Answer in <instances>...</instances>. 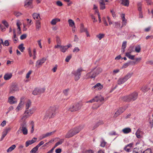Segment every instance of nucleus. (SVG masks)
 Returning a JSON list of instances; mask_svg holds the SVG:
<instances>
[{
	"label": "nucleus",
	"instance_id": "obj_1",
	"mask_svg": "<svg viewBox=\"0 0 153 153\" xmlns=\"http://www.w3.org/2000/svg\"><path fill=\"white\" fill-rule=\"evenodd\" d=\"M138 94L136 92H134L126 96L123 97V100L124 101L129 102L135 100L137 98Z\"/></svg>",
	"mask_w": 153,
	"mask_h": 153
},
{
	"label": "nucleus",
	"instance_id": "obj_2",
	"mask_svg": "<svg viewBox=\"0 0 153 153\" xmlns=\"http://www.w3.org/2000/svg\"><path fill=\"white\" fill-rule=\"evenodd\" d=\"M83 128V127L80 126L70 130L66 134L65 137L68 138L72 137L74 135L78 133Z\"/></svg>",
	"mask_w": 153,
	"mask_h": 153
},
{
	"label": "nucleus",
	"instance_id": "obj_3",
	"mask_svg": "<svg viewBox=\"0 0 153 153\" xmlns=\"http://www.w3.org/2000/svg\"><path fill=\"white\" fill-rule=\"evenodd\" d=\"M82 105L81 102L75 103L70 106L69 108V111L71 112L75 111L79 109Z\"/></svg>",
	"mask_w": 153,
	"mask_h": 153
},
{
	"label": "nucleus",
	"instance_id": "obj_4",
	"mask_svg": "<svg viewBox=\"0 0 153 153\" xmlns=\"http://www.w3.org/2000/svg\"><path fill=\"white\" fill-rule=\"evenodd\" d=\"M83 71L82 68H79L76 71H73L72 72V74L74 76V80L76 81L78 80L80 77L81 73Z\"/></svg>",
	"mask_w": 153,
	"mask_h": 153
},
{
	"label": "nucleus",
	"instance_id": "obj_5",
	"mask_svg": "<svg viewBox=\"0 0 153 153\" xmlns=\"http://www.w3.org/2000/svg\"><path fill=\"white\" fill-rule=\"evenodd\" d=\"M132 76V74L130 73H128L123 77L119 78L117 81V84L121 85L124 83L128 79L130 78Z\"/></svg>",
	"mask_w": 153,
	"mask_h": 153
},
{
	"label": "nucleus",
	"instance_id": "obj_6",
	"mask_svg": "<svg viewBox=\"0 0 153 153\" xmlns=\"http://www.w3.org/2000/svg\"><path fill=\"white\" fill-rule=\"evenodd\" d=\"M104 100L103 97L100 95L97 96L95 97L93 99L91 100H90L87 101L86 103H92L94 102H101Z\"/></svg>",
	"mask_w": 153,
	"mask_h": 153
},
{
	"label": "nucleus",
	"instance_id": "obj_7",
	"mask_svg": "<svg viewBox=\"0 0 153 153\" xmlns=\"http://www.w3.org/2000/svg\"><path fill=\"white\" fill-rule=\"evenodd\" d=\"M45 90V88H37L33 91L32 94L34 95H37L44 93Z\"/></svg>",
	"mask_w": 153,
	"mask_h": 153
},
{
	"label": "nucleus",
	"instance_id": "obj_8",
	"mask_svg": "<svg viewBox=\"0 0 153 153\" xmlns=\"http://www.w3.org/2000/svg\"><path fill=\"white\" fill-rule=\"evenodd\" d=\"M56 108L54 106H52L49 108L47 111L46 113L47 114L54 115L56 113Z\"/></svg>",
	"mask_w": 153,
	"mask_h": 153
},
{
	"label": "nucleus",
	"instance_id": "obj_9",
	"mask_svg": "<svg viewBox=\"0 0 153 153\" xmlns=\"http://www.w3.org/2000/svg\"><path fill=\"white\" fill-rule=\"evenodd\" d=\"M96 76L94 74V72L92 70L91 72L88 73L86 75L85 78L86 79H94Z\"/></svg>",
	"mask_w": 153,
	"mask_h": 153
},
{
	"label": "nucleus",
	"instance_id": "obj_10",
	"mask_svg": "<svg viewBox=\"0 0 153 153\" xmlns=\"http://www.w3.org/2000/svg\"><path fill=\"white\" fill-rule=\"evenodd\" d=\"M8 102L10 104H14L17 102V100L14 96H11L8 98Z\"/></svg>",
	"mask_w": 153,
	"mask_h": 153
},
{
	"label": "nucleus",
	"instance_id": "obj_11",
	"mask_svg": "<svg viewBox=\"0 0 153 153\" xmlns=\"http://www.w3.org/2000/svg\"><path fill=\"white\" fill-rule=\"evenodd\" d=\"M108 0H99L101 10H103L105 8V2H108Z\"/></svg>",
	"mask_w": 153,
	"mask_h": 153
},
{
	"label": "nucleus",
	"instance_id": "obj_12",
	"mask_svg": "<svg viewBox=\"0 0 153 153\" xmlns=\"http://www.w3.org/2000/svg\"><path fill=\"white\" fill-rule=\"evenodd\" d=\"M56 132V131H53L48 132L45 134H42L41 136H40L39 139L40 140H42L44 138H45L47 137L50 136L53 134L54 133Z\"/></svg>",
	"mask_w": 153,
	"mask_h": 153
},
{
	"label": "nucleus",
	"instance_id": "obj_13",
	"mask_svg": "<svg viewBox=\"0 0 153 153\" xmlns=\"http://www.w3.org/2000/svg\"><path fill=\"white\" fill-rule=\"evenodd\" d=\"M46 60V59L45 58H43L42 59L38 60L36 62V66L37 68L40 67Z\"/></svg>",
	"mask_w": 153,
	"mask_h": 153
},
{
	"label": "nucleus",
	"instance_id": "obj_14",
	"mask_svg": "<svg viewBox=\"0 0 153 153\" xmlns=\"http://www.w3.org/2000/svg\"><path fill=\"white\" fill-rule=\"evenodd\" d=\"M19 90L18 87L15 85H13L11 86L9 91L10 93H13L16 91Z\"/></svg>",
	"mask_w": 153,
	"mask_h": 153
},
{
	"label": "nucleus",
	"instance_id": "obj_15",
	"mask_svg": "<svg viewBox=\"0 0 153 153\" xmlns=\"http://www.w3.org/2000/svg\"><path fill=\"white\" fill-rule=\"evenodd\" d=\"M24 99V98L23 97L21 98L20 102L16 109V111H19L22 108L24 103L22 101V100H23Z\"/></svg>",
	"mask_w": 153,
	"mask_h": 153
},
{
	"label": "nucleus",
	"instance_id": "obj_16",
	"mask_svg": "<svg viewBox=\"0 0 153 153\" xmlns=\"http://www.w3.org/2000/svg\"><path fill=\"white\" fill-rule=\"evenodd\" d=\"M93 70L96 76L101 73L102 71V69L100 67L95 68Z\"/></svg>",
	"mask_w": 153,
	"mask_h": 153
},
{
	"label": "nucleus",
	"instance_id": "obj_17",
	"mask_svg": "<svg viewBox=\"0 0 153 153\" xmlns=\"http://www.w3.org/2000/svg\"><path fill=\"white\" fill-rule=\"evenodd\" d=\"M133 145V143H130L126 146L124 148V149L127 152L131 151V148Z\"/></svg>",
	"mask_w": 153,
	"mask_h": 153
},
{
	"label": "nucleus",
	"instance_id": "obj_18",
	"mask_svg": "<svg viewBox=\"0 0 153 153\" xmlns=\"http://www.w3.org/2000/svg\"><path fill=\"white\" fill-rule=\"evenodd\" d=\"M103 88V86L100 83H97L96 85L93 86L92 89L93 90L96 88L97 89H98L99 90H100Z\"/></svg>",
	"mask_w": 153,
	"mask_h": 153
},
{
	"label": "nucleus",
	"instance_id": "obj_19",
	"mask_svg": "<svg viewBox=\"0 0 153 153\" xmlns=\"http://www.w3.org/2000/svg\"><path fill=\"white\" fill-rule=\"evenodd\" d=\"M12 76L11 73H6L4 75V78L5 80H8L10 79Z\"/></svg>",
	"mask_w": 153,
	"mask_h": 153
},
{
	"label": "nucleus",
	"instance_id": "obj_20",
	"mask_svg": "<svg viewBox=\"0 0 153 153\" xmlns=\"http://www.w3.org/2000/svg\"><path fill=\"white\" fill-rule=\"evenodd\" d=\"M125 110V109L122 107L120 108L115 112V114L116 115H120Z\"/></svg>",
	"mask_w": 153,
	"mask_h": 153
},
{
	"label": "nucleus",
	"instance_id": "obj_21",
	"mask_svg": "<svg viewBox=\"0 0 153 153\" xmlns=\"http://www.w3.org/2000/svg\"><path fill=\"white\" fill-rule=\"evenodd\" d=\"M33 16L35 19L38 20L37 21H39L41 20V19L40 18L39 14L37 13H34L33 14Z\"/></svg>",
	"mask_w": 153,
	"mask_h": 153
},
{
	"label": "nucleus",
	"instance_id": "obj_22",
	"mask_svg": "<svg viewBox=\"0 0 153 153\" xmlns=\"http://www.w3.org/2000/svg\"><path fill=\"white\" fill-rule=\"evenodd\" d=\"M60 19L57 18H55L52 20L51 22V23L52 25H54L56 24L57 22H60Z\"/></svg>",
	"mask_w": 153,
	"mask_h": 153
},
{
	"label": "nucleus",
	"instance_id": "obj_23",
	"mask_svg": "<svg viewBox=\"0 0 153 153\" xmlns=\"http://www.w3.org/2000/svg\"><path fill=\"white\" fill-rule=\"evenodd\" d=\"M122 131L124 134H126L131 132V129L130 128H126L123 129Z\"/></svg>",
	"mask_w": 153,
	"mask_h": 153
},
{
	"label": "nucleus",
	"instance_id": "obj_24",
	"mask_svg": "<svg viewBox=\"0 0 153 153\" xmlns=\"http://www.w3.org/2000/svg\"><path fill=\"white\" fill-rule=\"evenodd\" d=\"M122 1L121 4L125 6L128 7L129 1L128 0H121Z\"/></svg>",
	"mask_w": 153,
	"mask_h": 153
},
{
	"label": "nucleus",
	"instance_id": "obj_25",
	"mask_svg": "<svg viewBox=\"0 0 153 153\" xmlns=\"http://www.w3.org/2000/svg\"><path fill=\"white\" fill-rule=\"evenodd\" d=\"M141 134L142 132L139 129L135 133L137 137L138 138H140L141 137Z\"/></svg>",
	"mask_w": 153,
	"mask_h": 153
},
{
	"label": "nucleus",
	"instance_id": "obj_26",
	"mask_svg": "<svg viewBox=\"0 0 153 153\" xmlns=\"http://www.w3.org/2000/svg\"><path fill=\"white\" fill-rule=\"evenodd\" d=\"M122 19L123 21V26L126 25L127 23V19L125 18V15L124 14H122Z\"/></svg>",
	"mask_w": 153,
	"mask_h": 153
},
{
	"label": "nucleus",
	"instance_id": "obj_27",
	"mask_svg": "<svg viewBox=\"0 0 153 153\" xmlns=\"http://www.w3.org/2000/svg\"><path fill=\"white\" fill-rule=\"evenodd\" d=\"M22 25V24L20 22L19 20H18L16 22V25L18 27V29L19 30L18 31V33L19 34L21 33V32H20V26L21 25Z\"/></svg>",
	"mask_w": 153,
	"mask_h": 153
},
{
	"label": "nucleus",
	"instance_id": "obj_28",
	"mask_svg": "<svg viewBox=\"0 0 153 153\" xmlns=\"http://www.w3.org/2000/svg\"><path fill=\"white\" fill-rule=\"evenodd\" d=\"M40 28L41 23L39 21H37L36 23V31H39Z\"/></svg>",
	"mask_w": 153,
	"mask_h": 153
},
{
	"label": "nucleus",
	"instance_id": "obj_29",
	"mask_svg": "<svg viewBox=\"0 0 153 153\" xmlns=\"http://www.w3.org/2000/svg\"><path fill=\"white\" fill-rule=\"evenodd\" d=\"M149 89L150 88H148L147 86H144L142 87L141 90L143 93H146L147 92Z\"/></svg>",
	"mask_w": 153,
	"mask_h": 153
},
{
	"label": "nucleus",
	"instance_id": "obj_30",
	"mask_svg": "<svg viewBox=\"0 0 153 153\" xmlns=\"http://www.w3.org/2000/svg\"><path fill=\"white\" fill-rule=\"evenodd\" d=\"M126 41H124L123 43L122 46V51L123 53H124L125 51V49L126 47Z\"/></svg>",
	"mask_w": 153,
	"mask_h": 153
},
{
	"label": "nucleus",
	"instance_id": "obj_31",
	"mask_svg": "<svg viewBox=\"0 0 153 153\" xmlns=\"http://www.w3.org/2000/svg\"><path fill=\"white\" fill-rule=\"evenodd\" d=\"M16 146L15 145H12L10 147H9L7 151V152L9 153L11 152L16 148Z\"/></svg>",
	"mask_w": 153,
	"mask_h": 153
},
{
	"label": "nucleus",
	"instance_id": "obj_32",
	"mask_svg": "<svg viewBox=\"0 0 153 153\" xmlns=\"http://www.w3.org/2000/svg\"><path fill=\"white\" fill-rule=\"evenodd\" d=\"M126 56L131 59L134 60V55H131L128 53H126Z\"/></svg>",
	"mask_w": 153,
	"mask_h": 153
},
{
	"label": "nucleus",
	"instance_id": "obj_33",
	"mask_svg": "<svg viewBox=\"0 0 153 153\" xmlns=\"http://www.w3.org/2000/svg\"><path fill=\"white\" fill-rule=\"evenodd\" d=\"M141 48L140 45H138L135 46V51L137 53H139L140 51Z\"/></svg>",
	"mask_w": 153,
	"mask_h": 153
},
{
	"label": "nucleus",
	"instance_id": "obj_34",
	"mask_svg": "<svg viewBox=\"0 0 153 153\" xmlns=\"http://www.w3.org/2000/svg\"><path fill=\"white\" fill-rule=\"evenodd\" d=\"M68 22L69 23V25L70 26L73 27L74 26V22L71 19H69L68 20Z\"/></svg>",
	"mask_w": 153,
	"mask_h": 153
},
{
	"label": "nucleus",
	"instance_id": "obj_35",
	"mask_svg": "<svg viewBox=\"0 0 153 153\" xmlns=\"http://www.w3.org/2000/svg\"><path fill=\"white\" fill-rule=\"evenodd\" d=\"M87 30V28H85L82 24H81L80 26V32H85Z\"/></svg>",
	"mask_w": 153,
	"mask_h": 153
},
{
	"label": "nucleus",
	"instance_id": "obj_36",
	"mask_svg": "<svg viewBox=\"0 0 153 153\" xmlns=\"http://www.w3.org/2000/svg\"><path fill=\"white\" fill-rule=\"evenodd\" d=\"M113 25L114 27L118 28L120 27V23L118 22H115L113 23Z\"/></svg>",
	"mask_w": 153,
	"mask_h": 153
},
{
	"label": "nucleus",
	"instance_id": "obj_37",
	"mask_svg": "<svg viewBox=\"0 0 153 153\" xmlns=\"http://www.w3.org/2000/svg\"><path fill=\"white\" fill-rule=\"evenodd\" d=\"M60 48H61L60 51L63 53L65 52V51L67 50V47H66V46H60Z\"/></svg>",
	"mask_w": 153,
	"mask_h": 153
},
{
	"label": "nucleus",
	"instance_id": "obj_38",
	"mask_svg": "<svg viewBox=\"0 0 153 153\" xmlns=\"http://www.w3.org/2000/svg\"><path fill=\"white\" fill-rule=\"evenodd\" d=\"M22 130L23 134L26 135L27 134L28 130L26 127H23Z\"/></svg>",
	"mask_w": 153,
	"mask_h": 153
},
{
	"label": "nucleus",
	"instance_id": "obj_39",
	"mask_svg": "<svg viewBox=\"0 0 153 153\" xmlns=\"http://www.w3.org/2000/svg\"><path fill=\"white\" fill-rule=\"evenodd\" d=\"M23 44H22L18 47L19 49L22 52H23V51L25 48V47L23 46Z\"/></svg>",
	"mask_w": 153,
	"mask_h": 153
},
{
	"label": "nucleus",
	"instance_id": "obj_40",
	"mask_svg": "<svg viewBox=\"0 0 153 153\" xmlns=\"http://www.w3.org/2000/svg\"><path fill=\"white\" fill-rule=\"evenodd\" d=\"M38 147L36 146L35 147L33 148L30 152L31 153H35L38 150Z\"/></svg>",
	"mask_w": 153,
	"mask_h": 153
},
{
	"label": "nucleus",
	"instance_id": "obj_41",
	"mask_svg": "<svg viewBox=\"0 0 153 153\" xmlns=\"http://www.w3.org/2000/svg\"><path fill=\"white\" fill-rule=\"evenodd\" d=\"M30 124L31 125V129L30 131V133H32L33 132V131L34 130V125L33 122V121H32L31 122Z\"/></svg>",
	"mask_w": 153,
	"mask_h": 153
},
{
	"label": "nucleus",
	"instance_id": "obj_42",
	"mask_svg": "<svg viewBox=\"0 0 153 153\" xmlns=\"http://www.w3.org/2000/svg\"><path fill=\"white\" fill-rule=\"evenodd\" d=\"M103 123L102 121H101L98 122L94 126L93 129H94L96 128L97 127L99 126V125L102 124Z\"/></svg>",
	"mask_w": 153,
	"mask_h": 153
},
{
	"label": "nucleus",
	"instance_id": "obj_43",
	"mask_svg": "<svg viewBox=\"0 0 153 153\" xmlns=\"http://www.w3.org/2000/svg\"><path fill=\"white\" fill-rule=\"evenodd\" d=\"M133 51L134 49L133 48L131 47L129 48L128 50V52H126V53H128L129 54H130Z\"/></svg>",
	"mask_w": 153,
	"mask_h": 153
},
{
	"label": "nucleus",
	"instance_id": "obj_44",
	"mask_svg": "<svg viewBox=\"0 0 153 153\" xmlns=\"http://www.w3.org/2000/svg\"><path fill=\"white\" fill-rule=\"evenodd\" d=\"M104 34H99V35L97 36V37L99 38L100 40L101 39L104 37Z\"/></svg>",
	"mask_w": 153,
	"mask_h": 153
},
{
	"label": "nucleus",
	"instance_id": "obj_45",
	"mask_svg": "<svg viewBox=\"0 0 153 153\" xmlns=\"http://www.w3.org/2000/svg\"><path fill=\"white\" fill-rule=\"evenodd\" d=\"M37 140V138L33 137L31 140H29V145L35 142Z\"/></svg>",
	"mask_w": 153,
	"mask_h": 153
},
{
	"label": "nucleus",
	"instance_id": "obj_46",
	"mask_svg": "<svg viewBox=\"0 0 153 153\" xmlns=\"http://www.w3.org/2000/svg\"><path fill=\"white\" fill-rule=\"evenodd\" d=\"M100 105H98L97 103L94 104L92 106V108L93 109H97L100 106Z\"/></svg>",
	"mask_w": 153,
	"mask_h": 153
},
{
	"label": "nucleus",
	"instance_id": "obj_47",
	"mask_svg": "<svg viewBox=\"0 0 153 153\" xmlns=\"http://www.w3.org/2000/svg\"><path fill=\"white\" fill-rule=\"evenodd\" d=\"M69 91V89L68 88H67V89H65L63 91V92L64 95H65L66 96H67L68 94Z\"/></svg>",
	"mask_w": 153,
	"mask_h": 153
},
{
	"label": "nucleus",
	"instance_id": "obj_48",
	"mask_svg": "<svg viewBox=\"0 0 153 153\" xmlns=\"http://www.w3.org/2000/svg\"><path fill=\"white\" fill-rule=\"evenodd\" d=\"M71 57L72 56L71 55L68 56L65 59V61L66 62H68Z\"/></svg>",
	"mask_w": 153,
	"mask_h": 153
},
{
	"label": "nucleus",
	"instance_id": "obj_49",
	"mask_svg": "<svg viewBox=\"0 0 153 153\" xmlns=\"http://www.w3.org/2000/svg\"><path fill=\"white\" fill-rule=\"evenodd\" d=\"M56 5L59 6L61 7L63 5L62 3L60 1H57L56 2Z\"/></svg>",
	"mask_w": 153,
	"mask_h": 153
},
{
	"label": "nucleus",
	"instance_id": "obj_50",
	"mask_svg": "<svg viewBox=\"0 0 153 153\" xmlns=\"http://www.w3.org/2000/svg\"><path fill=\"white\" fill-rule=\"evenodd\" d=\"M64 140L63 139H61V140H60L59 141H58V142H57L56 144L58 145H60L62 144V143L64 142Z\"/></svg>",
	"mask_w": 153,
	"mask_h": 153
},
{
	"label": "nucleus",
	"instance_id": "obj_51",
	"mask_svg": "<svg viewBox=\"0 0 153 153\" xmlns=\"http://www.w3.org/2000/svg\"><path fill=\"white\" fill-rule=\"evenodd\" d=\"M56 41L57 44L61 45V42L59 38L58 37H56Z\"/></svg>",
	"mask_w": 153,
	"mask_h": 153
},
{
	"label": "nucleus",
	"instance_id": "obj_52",
	"mask_svg": "<svg viewBox=\"0 0 153 153\" xmlns=\"http://www.w3.org/2000/svg\"><path fill=\"white\" fill-rule=\"evenodd\" d=\"M2 23L7 27H8L9 26V25L8 23L6 21L4 20L2 21Z\"/></svg>",
	"mask_w": 153,
	"mask_h": 153
},
{
	"label": "nucleus",
	"instance_id": "obj_53",
	"mask_svg": "<svg viewBox=\"0 0 153 153\" xmlns=\"http://www.w3.org/2000/svg\"><path fill=\"white\" fill-rule=\"evenodd\" d=\"M130 64L129 62L124 64L122 66L123 68H125L127 67Z\"/></svg>",
	"mask_w": 153,
	"mask_h": 153
},
{
	"label": "nucleus",
	"instance_id": "obj_54",
	"mask_svg": "<svg viewBox=\"0 0 153 153\" xmlns=\"http://www.w3.org/2000/svg\"><path fill=\"white\" fill-rule=\"evenodd\" d=\"M26 79H25L24 81L25 82H28V79L29 78V72H28L26 76Z\"/></svg>",
	"mask_w": 153,
	"mask_h": 153
},
{
	"label": "nucleus",
	"instance_id": "obj_55",
	"mask_svg": "<svg viewBox=\"0 0 153 153\" xmlns=\"http://www.w3.org/2000/svg\"><path fill=\"white\" fill-rule=\"evenodd\" d=\"M106 143L104 141H102L101 142L100 146L102 147H104L106 145Z\"/></svg>",
	"mask_w": 153,
	"mask_h": 153
},
{
	"label": "nucleus",
	"instance_id": "obj_56",
	"mask_svg": "<svg viewBox=\"0 0 153 153\" xmlns=\"http://www.w3.org/2000/svg\"><path fill=\"white\" fill-rule=\"evenodd\" d=\"M0 28L2 31H4L6 30V28L2 25H0Z\"/></svg>",
	"mask_w": 153,
	"mask_h": 153
},
{
	"label": "nucleus",
	"instance_id": "obj_57",
	"mask_svg": "<svg viewBox=\"0 0 153 153\" xmlns=\"http://www.w3.org/2000/svg\"><path fill=\"white\" fill-rule=\"evenodd\" d=\"M120 71V70L119 69H116L113 70V75H115L116 74L118 73Z\"/></svg>",
	"mask_w": 153,
	"mask_h": 153
},
{
	"label": "nucleus",
	"instance_id": "obj_58",
	"mask_svg": "<svg viewBox=\"0 0 153 153\" xmlns=\"http://www.w3.org/2000/svg\"><path fill=\"white\" fill-rule=\"evenodd\" d=\"M102 21L105 26H107L108 25V24L107 23L105 18H103L102 19Z\"/></svg>",
	"mask_w": 153,
	"mask_h": 153
},
{
	"label": "nucleus",
	"instance_id": "obj_59",
	"mask_svg": "<svg viewBox=\"0 0 153 153\" xmlns=\"http://www.w3.org/2000/svg\"><path fill=\"white\" fill-rule=\"evenodd\" d=\"M26 37V35L25 34L22 35L20 36V39L21 40H23L25 39Z\"/></svg>",
	"mask_w": 153,
	"mask_h": 153
},
{
	"label": "nucleus",
	"instance_id": "obj_60",
	"mask_svg": "<svg viewBox=\"0 0 153 153\" xmlns=\"http://www.w3.org/2000/svg\"><path fill=\"white\" fill-rule=\"evenodd\" d=\"M62 152V149H61L59 148L56 149L55 150V152L56 153H60Z\"/></svg>",
	"mask_w": 153,
	"mask_h": 153
},
{
	"label": "nucleus",
	"instance_id": "obj_61",
	"mask_svg": "<svg viewBox=\"0 0 153 153\" xmlns=\"http://www.w3.org/2000/svg\"><path fill=\"white\" fill-rule=\"evenodd\" d=\"M15 15L17 17H18L19 16L21 15L22 14L19 12H16L14 13Z\"/></svg>",
	"mask_w": 153,
	"mask_h": 153
},
{
	"label": "nucleus",
	"instance_id": "obj_62",
	"mask_svg": "<svg viewBox=\"0 0 153 153\" xmlns=\"http://www.w3.org/2000/svg\"><path fill=\"white\" fill-rule=\"evenodd\" d=\"M79 51H80V50L79 49L78 47H76L75 48H74V49L73 50V52H77Z\"/></svg>",
	"mask_w": 153,
	"mask_h": 153
},
{
	"label": "nucleus",
	"instance_id": "obj_63",
	"mask_svg": "<svg viewBox=\"0 0 153 153\" xmlns=\"http://www.w3.org/2000/svg\"><path fill=\"white\" fill-rule=\"evenodd\" d=\"M44 143V142L43 141H41L37 146L39 148L40 146L43 145Z\"/></svg>",
	"mask_w": 153,
	"mask_h": 153
},
{
	"label": "nucleus",
	"instance_id": "obj_64",
	"mask_svg": "<svg viewBox=\"0 0 153 153\" xmlns=\"http://www.w3.org/2000/svg\"><path fill=\"white\" fill-rule=\"evenodd\" d=\"M83 153H94V152L92 150H86Z\"/></svg>",
	"mask_w": 153,
	"mask_h": 153
}]
</instances>
